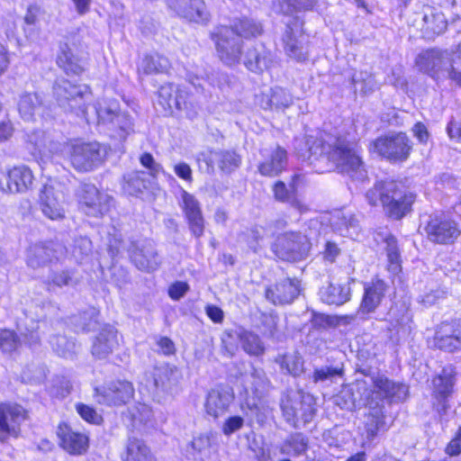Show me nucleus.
Instances as JSON below:
<instances>
[{"mask_svg":"<svg viewBox=\"0 0 461 461\" xmlns=\"http://www.w3.org/2000/svg\"><path fill=\"white\" fill-rule=\"evenodd\" d=\"M307 159L312 164L319 158L331 161L341 173L355 180L363 181L366 177L364 163L352 145L345 140L337 139L332 144L320 139H308Z\"/></svg>","mask_w":461,"mask_h":461,"instance_id":"obj_1","label":"nucleus"},{"mask_svg":"<svg viewBox=\"0 0 461 461\" xmlns=\"http://www.w3.org/2000/svg\"><path fill=\"white\" fill-rule=\"evenodd\" d=\"M418 69L437 83L445 80L459 81L461 78V42L455 49H428L416 58Z\"/></svg>","mask_w":461,"mask_h":461,"instance_id":"obj_2","label":"nucleus"},{"mask_svg":"<svg viewBox=\"0 0 461 461\" xmlns=\"http://www.w3.org/2000/svg\"><path fill=\"white\" fill-rule=\"evenodd\" d=\"M53 96L58 104L67 112L75 113L90 122L86 101L91 91L86 85H74L64 77L57 78L52 86Z\"/></svg>","mask_w":461,"mask_h":461,"instance_id":"obj_3","label":"nucleus"},{"mask_svg":"<svg viewBox=\"0 0 461 461\" xmlns=\"http://www.w3.org/2000/svg\"><path fill=\"white\" fill-rule=\"evenodd\" d=\"M312 249L307 235L301 231H286L277 236L272 245L275 255L285 261H301L305 259Z\"/></svg>","mask_w":461,"mask_h":461,"instance_id":"obj_4","label":"nucleus"},{"mask_svg":"<svg viewBox=\"0 0 461 461\" xmlns=\"http://www.w3.org/2000/svg\"><path fill=\"white\" fill-rule=\"evenodd\" d=\"M411 149V140L403 132L379 137L370 144V150L393 162L406 160Z\"/></svg>","mask_w":461,"mask_h":461,"instance_id":"obj_5","label":"nucleus"},{"mask_svg":"<svg viewBox=\"0 0 461 461\" xmlns=\"http://www.w3.org/2000/svg\"><path fill=\"white\" fill-rule=\"evenodd\" d=\"M65 185L56 180L49 179L40 193V208L43 215L52 221L65 218Z\"/></svg>","mask_w":461,"mask_h":461,"instance_id":"obj_6","label":"nucleus"},{"mask_svg":"<svg viewBox=\"0 0 461 461\" xmlns=\"http://www.w3.org/2000/svg\"><path fill=\"white\" fill-rule=\"evenodd\" d=\"M66 149L71 166L79 172L91 171L103 161V153L96 142H71Z\"/></svg>","mask_w":461,"mask_h":461,"instance_id":"obj_7","label":"nucleus"},{"mask_svg":"<svg viewBox=\"0 0 461 461\" xmlns=\"http://www.w3.org/2000/svg\"><path fill=\"white\" fill-rule=\"evenodd\" d=\"M384 192L386 194H383V207L387 215L393 220H401L411 211L414 195L407 193L402 185L394 181L387 182Z\"/></svg>","mask_w":461,"mask_h":461,"instance_id":"obj_8","label":"nucleus"},{"mask_svg":"<svg viewBox=\"0 0 461 461\" xmlns=\"http://www.w3.org/2000/svg\"><path fill=\"white\" fill-rule=\"evenodd\" d=\"M285 54L298 62L308 59L307 37L303 31V22L298 17L287 23L282 38Z\"/></svg>","mask_w":461,"mask_h":461,"instance_id":"obj_9","label":"nucleus"},{"mask_svg":"<svg viewBox=\"0 0 461 461\" xmlns=\"http://www.w3.org/2000/svg\"><path fill=\"white\" fill-rule=\"evenodd\" d=\"M126 249L131 262L141 271H155L161 264L155 243L151 240L143 239L130 241Z\"/></svg>","mask_w":461,"mask_h":461,"instance_id":"obj_10","label":"nucleus"},{"mask_svg":"<svg viewBox=\"0 0 461 461\" xmlns=\"http://www.w3.org/2000/svg\"><path fill=\"white\" fill-rule=\"evenodd\" d=\"M214 41L217 54L224 64L232 66L240 62L242 41L233 28L228 26L218 28Z\"/></svg>","mask_w":461,"mask_h":461,"instance_id":"obj_11","label":"nucleus"},{"mask_svg":"<svg viewBox=\"0 0 461 461\" xmlns=\"http://www.w3.org/2000/svg\"><path fill=\"white\" fill-rule=\"evenodd\" d=\"M180 373L175 366L161 365L145 373V385L153 393L172 392L178 384Z\"/></svg>","mask_w":461,"mask_h":461,"instance_id":"obj_12","label":"nucleus"},{"mask_svg":"<svg viewBox=\"0 0 461 461\" xmlns=\"http://www.w3.org/2000/svg\"><path fill=\"white\" fill-rule=\"evenodd\" d=\"M425 231L430 241L438 244H452L460 235L457 224L443 214L430 215Z\"/></svg>","mask_w":461,"mask_h":461,"instance_id":"obj_13","label":"nucleus"},{"mask_svg":"<svg viewBox=\"0 0 461 461\" xmlns=\"http://www.w3.org/2000/svg\"><path fill=\"white\" fill-rule=\"evenodd\" d=\"M79 209L88 216L98 217L107 211V196L92 184H81L76 193Z\"/></svg>","mask_w":461,"mask_h":461,"instance_id":"obj_14","label":"nucleus"},{"mask_svg":"<svg viewBox=\"0 0 461 461\" xmlns=\"http://www.w3.org/2000/svg\"><path fill=\"white\" fill-rule=\"evenodd\" d=\"M26 419L25 410L18 404H0V441L9 437L17 438L20 425Z\"/></svg>","mask_w":461,"mask_h":461,"instance_id":"obj_15","label":"nucleus"},{"mask_svg":"<svg viewBox=\"0 0 461 461\" xmlns=\"http://www.w3.org/2000/svg\"><path fill=\"white\" fill-rule=\"evenodd\" d=\"M177 86L173 84L162 86L158 92V104L162 108L165 115L173 114L175 110L185 112V115L193 119L196 116L197 111L192 102L180 101L176 96Z\"/></svg>","mask_w":461,"mask_h":461,"instance_id":"obj_16","label":"nucleus"},{"mask_svg":"<svg viewBox=\"0 0 461 461\" xmlns=\"http://www.w3.org/2000/svg\"><path fill=\"white\" fill-rule=\"evenodd\" d=\"M33 179L32 169L25 165H20L9 169L4 179L0 181V185L5 192L23 194L32 187Z\"/></svg>","mask_w":461,"mask_h":461,"instance_id":"obj_17","label":"nucleus"},{"mask_svg":"<svg viewBox=\"0 0 461 461\" xmlns=\"http://www.w3.org/2000/svg\"><path fill=\"white\" fill-rule=\"evenodd\" d=\"M456 374L455 368L452 366H448L444 367L441 373L432 380V396L440 408L439 411L446 412L449 407L447 402L453 393Z\"/></svg>","mask_w":461,"mask_h":461,"instance_id":"obj_18","label":"nucleus"},{"mask_svg":"<svg viewBox=\"0 0 461 461\" xmlns=\"http://www.w3.org/2000/svg\"><path fill=\"white\" fill-rule=\"evenodd\" d=\"M167 5L190 22L206 23L211 18L203 0H167Z\"/></svg>","mask_w":461,"mask_h":461,"instance_id":"obj_19","label":"nucleus"},{"mask_svg":"<svg viewBox=\"0 0 461 461\" xmlns=\"http://www.w3.org/2000/svg\"><path fill=\"white\" fill-rule=\"evenodd\" d=\"M301 293V281L297 278H284L273 287L266 290V298L275 305L292 303Z\"/></svg>","mask_w":461,"mask_h":461,"instance_id":"obj_20","label":"nucleus"},{"mask_svg":"<svg viewBox=\"0 0 461 461\" xmlns=\"http://www.w3.org/2000/svg\"><path fill=\"white\" fill-rule=\"evenodd\" d=\"M434 345L447 352L461 349V321L441 323L435 332Z\"/></svg>","mask_w":461,"mask_h":461,"instance_id":"obj_21","label":"nucleus"},{"mask_svg":"<svg viewBox=\"0 0 461 461\" xmlns=\"http://www.w3.org/2000/svg\"><path fill=\"white\" fill-rule=\"evenodd\" d=\"M217 433L212 430L201 433L186 445L185 453L194 461H206L215 451Z\"/></svg>","mask_w":461,"mask_h":461,"instance_id":"obj_22","label":"nucleus"},{"mask_svg":"<svg viewBox=\"0 0 461 461\" xmlns=\"http://www.w3.org/2000/svg\"><path fill=\"white\" fill-rule=\"evenodd\" d=\"M60 447L70 455H83L88 448V437L74 430L66 423L59 424L57 429Z\"/></svg>","mask_w":461,"mask_h":461,"instance_id":"obj_23","label":"nucleus"},{"mask_svg":"<svg viewBox=\"0 0 461 461\" xmlns=\"http://www.w3.org/2000/svg\"><path fill=\"white\" fill-rule=\"evenodd\" d=\"M233 399L234 394L231 388L222 385L216 386L208 393L205 402L206 412L217 418L228 410Z\"/></svg>","mask_w":461,"mask_h":461,"instance_id":"obj_24","label":"nucleus"},{"mask_svg":"<svg viewBox=\"0 0 461 461\" xmlns=\"http://www.w3.org/2000/svg\"><path fill=\"white\" fill-rule=\"evenodd\" d=\"M57 246L51 242L35 243L27 250L26 262L29 267L37 269L59 259Z\"/></svg>","mask_w":461,"mask_h":461,"instance_id":"obj_25","label":"nucleus"},{"mask_svg":"<svg viewBox=\"0 0 461 461\" xmlns=\"http://www.w3.org/2000/svg\"><path fill=\"white\" fill-rule=\"evenodd\" d=\"M272 62V53L263 44L248 48L243 59L245 67L254 73H261L268 69Z\"/></svg>","mask_w":461,"mask_h":461,"instance_id":"obj_26","label":"nucleus"},{"mask_svg":"<svg viewBox=\"0 0 461 461\" xmlns=\"http://www.w3.org/2000/svg\"><path fill=\"white\" fill-rule=\"evenodd\" d=\"M387 290V285L381 279L372 280L365 285V293L358 313H371L380 305Z\"/></svg>","mask_w":461,"mask_h":461,"instance_id":"obj_27","label":"nucleus"},{"mask_svg":"<svg viewBox=\"0 0 461 461\" xmlns=\"http://www.w3.org/2000/svg\"><path fill=\"white\" fill-rule=\"evenodd\" d=\"M28 141L34 147L36 152L45 157L49 154H61L67 157L66 147L70 144L54 140L41 131H36L30 134Z\"/></svg>","mask_w":461,"mask_h":461,"instance_id":"obj_28","label":"nucleus"},{"mask_svg":"<svg viewBox=\"0 0 461 461\" xmlns=\"http://www.w3.org/2000/svg\"><path fill=\"white\" fill-rule=\"evenodd\" d=\"M184 211L188 221L192 233L199 238L203 234L204 221L202 215L198 201L194 195L184 191L183 194Z\"/></svg>","mask_w":461,"mask_h":461,"instance_id":"obj_29","label":"nucleus"},{"mask_svg":"<svg viewBox=\"0 0 461 461\" xmlns=\"http://www.w3.org/2000/svg\"><path fill=\"white\" fill-rule=\"evenodd\" d=\"M422 23L420 30L424 37L429 40L443 33L447 26L444 14L429 6L424 9Z\"/></svg>","mask_w":461,"mask_h":461,"instance_id":"obj_30","label":"nucleus"},{"mask_svg":"<svg viewBox=\"0 0 461 461\" xmlns=\"http://www.w3.org/2000/svg\"><path fill=\"white\" fill-rule=\"evenodd\" d=\"M374 388L390 402H402L408 395V387L405 384L395 383L384 376H378L374 380Z\"/></svg>","mask_w":461,"mask_h":461,"instance_id":"obj_31","label":"nucleus"},{"mask_svg":"<svg viewBox=\"0 0 461 461\" xmlns=\"http://www.w3.org/2000/svg\"><path fill=\"white\" fill-rule=\"evenodd\" d=\"M45 110V104L40 94L24 93L20 96L18 111L24 121H32L35 115H43Z\"/></svg>","mask_w":461,"mask_h":461,"instance_id":"obj_32","label":"nucleus"},{"mask_svg":"<svg viewBox=\"0 0 461 461\" xmlns=\"http://www.w3.org/2000/svg\"><path fill=\"white\" fill-rule=\"evenodd\" d=\"M240 156L235 151L230 150L211 151L207 158V164L209 166H217L225 173H230L237 169L240 167Z\"/></svg>","mask_w":461,"mask_h":461,"instance_id":"obj_33","label":"nucleus"},{"mask_svg":"<svg viewBox=\"0 0 461 461\" xmlns=\"http://www.w3.org/2000/svg\"><path fill=\"white\" fill-rule=\"evenodd\" d=\"M287 165V152L281 147H276L270 157L258 166V171L265 176H276L282 173Z\"/></svg>","mask_w":461,"mask_h":461,"instance_id":"obj_34","label":"nucleus"},{"mask_svg":"<svg viewBox=\"0 0 461 461\" xmlns=\"http://www.w3.org/2000/svg\"><path fill=\"white\" fill-rule=\"evenodd\" d=\"M151 417V410L146 404L138 402L127 408L122 412V421L131 429H139L145 424Z\"/></svg>","mask_w":461,"mask_h":461,"instance_id":"obj_35","label":"nucleus"},{"mask_svg":"<svg viewBox=\"0 0 461 461\" xmlns=\"http://www.w3.org/2000/svg\"><path fill=\"white\" fill-rule=\"evenodd\" d=\"M321 300L328 304L341 305L350 299L348 285L330 283L320 290Z\"/></svg>","mask_w":461,"mask_h":461,"instance_id":"obj_36","label":"nucleus"},{"mask_svg":"<svg viewBox=\"0 0 461 461\" xmlns=\"http://www.w3.org/2000/svg\"><path fill=\"white\" fill-rule=\"evenodd\" d=\"M362 390L366 391V388L365 384L360 382H357L353 386L343 389L337 396V404L340 405L342 409L349 411L360 408L363 403V399L360 397Z\"/></svg>","mask_w":461,"mask_h":461,"instance_id":"obj_37","label":"nucleus"},{"mask_svg":"<svg viewBox=\"0 0 461 461\" xmlns=\"http://www.w3.org/2000/svg\"><path fill=\"white\" fill-rule=\"evenodd\" d=\"M234 332L246 353L254 357L264 355L266 348L258 335L246 330H235Z\"/></svg>","mask_w":461,"mask_h":461,"instance_id":"obj_38","label":"nucleus"},{"mask_svg":"<svg viewBox=\"0 0 461 461\" xmlns=\"http://www.w3.org/2000/svg\"><path fill=\"white\" fill-rule=\"evenodd\" d=\"M146 176L144 171L131 172L124 176L123 191L130 195H141L144 191L148 190L150 184Z\"/></svg>","mask_w":461,"mask_h":461,"instance_id":"obj_39","label":"nucleus"},{"mask_svg":"<svg viewBox=\"0 0 461 461\" xmlns=\"http://www.w3.org/2000/svg\"><path fill=\"white\" fill-rule=\"evenodd\" d=\"M308 438L301 432L290 434L280 447L283 455L298 456L304 454L308 448Z\"/></svg>","mask_w":461,"mask_h":461,"instance_id":"obj_40","label":"nucleus"},{"mask_svg":"<svg viewBox=\"0 0 461 461\" xmlns=\"http://www.w3.org/2000/svg\"><path fill=\"white\" fill-rule=\"evenodd\" d=\"M123 461H153V456L143 440L133 437L128 440Z\"/></svg>","mask_w":461,"mask_h":461,"instance_id":"obj_41","label":"nucleus"},{"mask_svg":"<svg viewBox=\"0 0 461 461\" xmlns=\"http://www.w3.org/2000/svg\"><path fill=\"white\" fill-rule=\"evenodd\" d=\"M57 64L68 75H79L84 70L83 66L78 62L67 44L60 46V53L58 55Z\"/></svg>","mask_w":461,"mask_h":461,"instance_id":"obj_42","label":"nucleus"},{"mask_svg":"<svg viewBox=\"0 0 461 461\" xmlns=\"http://www.w3.org/2000/svg\"><path fill=\"white\" fill-rule=\"evenodd\" d=\"M229 28H233L240 39L257 37L263 32L262 24L252 18L242 17L234 21Z\"/></svg>","mask_w":461,"mask_h":461,"instance_id":"obj_43","label":"nucleus"},{"mask_svg":"<svg viewBox=\"0 0 461 461\" xmlns=\"http://www.w3.org/2000/svg\"><path fill=\"white\" fill-rule=\"evenodd\" d=\"M300 404H302V397L300 395H287L282 400L280 404L285 420L294 428L299 427Z\"/></svg>","mask_w":461,"mask_h":461,"instance_id":"obj_44","label":"nucleus"},{"mask_svg":"<svg viewBox=\"0 0 461 461\" xmlns=\"http://www.w3.org/2000/svg\"><path fill=\"white\" fill-rule=\"evenodd\" d=\"M170 68V62L167 58L159 55H148L141 62L140 69L143 73L149 75L153 73H166Z\"/></svg>","mask_w":461,"mask_h":461,"instance_id":"obj_45","label":"nucleus"},{"mask_svg":"<svg viewBox=\"0 0 461 461\" xmlns=\"http://www.w3.org/2000/svg\"><path fill=\"white\" fill-rule=\"evenodd\" d=\"M276 362L288 374L298 376L303 371V359L298 353L278 356Z\"/></svg>","mask_w":461,"mask_h":461,"instance_id":"obj_46","label":"nucleus"},{"mask_svg":"<svg viewBox=\"0 0 461 461\" xmlns=\"http://www.w3.org/2000/svg\"><path fill=\"white\" fill-rule=\"evenodd\" d=\"M96 315L97 311L92 308L81 316L73 317L71 322L75 326L77 331H94L100 326V322Z\"/></svg>","mask_w":461,"mask_h":461,"instance_id":"obj_47","label":"nucleus"},{"mask_svg":"<svg viewBox=\"0 0 461 461\" xmlns=\"http://www.w3.org/2000/svg\"><path fill=\"white\" fill-rule=\"evenodd\" d=\"M114 335L112 330L104 329L102 332L96 337L93 347L92 354L98 358H104L112 353V344L110 339H113Z\"/></svg>","mask_w":461,"mask_h":461,"instance_id":"obj_48","label":"nucleus"},{"mask_svg":"<svg viewBox=\"0 0 461 461\" xmlns=\"http://www.w3.org/2000/svg\"><path fill=\"white\" fill-rule=\"evenodd\" d=\"M293 104V97L285 89L276 86L271 89L270 96L267 100V105L273 109H285Z\"/></svg>","mask_w":461,"mask_h":461,"instance_id":"obj_49","label":"nucleus"},{"mask_svg":"<svg viewBox=\"0 0 461 461\" xmlns=\"http://www.w3.org/2000/svg\"><path fill=\"white\" fill-rule=\"evenodd\" d=\"M53 350L60 357H70L76 352V343L64 335H56L50 339Z\"/></svg>","mask_w":461,"mask_h":461,"instance_id":"obj_50","label":"nucleus"},{"mask_svg":"<svg viewBox=\"0 0 461 461\" xmlns=\"http://www.w3.org/2000/svg\"><path fill=\"white\" fill-rule=\"evenodd\" d=\"M317 0H280V11L285 14L312 9Z\"/></svg>","mask_w":461,"mask_h":461,"instance_id":"obj_51","label":"nucleus"},{"mask_svg":"<svg viewBox=\"0 0 461 461\" xmlns=\"http://www.w3.org/2000/svg\"><path fill=\"white\" fill-rule=\"evenodd\" d=\"M344 370L339 366H321L316 368L312 374V381L314 383L324 382L327 380L332 381L335 377H341Z\"/></svg>","mask_w":461,"mask_h":461,"instance_id":"obj_52","label":"nucleus"},{"mask_svg":"<svg viewBox=\"0 0 461 461\" xmlns=\"http://www.w3.org/2000/svg\"><path fill=\"white\" fill-rule=\"evenodd\" d=\"M262 238L263 236L261 230L257 226L242 231L239 235L240 241L246 243L248 247L255 253H257L259 249V241L262 240Z\"/></svg>","mask_w":461,"mask_h":461,"instance_id":"obj_53","label":"nucleus"},{"mask_svg":"<svg viewBox=\"0 0 461 461\" xmlns=\"http://www.w3.org/2000/svg\"><path fill=\"white\" fill-rule=\"evenodd\" d=\"M384 426V413H370L368 412L366 421V429L367 437L374 438L378 431Z\"/></svg>","mask_w":461,"mask_h":461,"instance_id":"obj_54","label":"nucleus"},{"mask_svg":"<svg viewBox=\"0 0 461 461\" xmlns=\"http://www.w3.org/2000/svg\"><path fill=\"white\" fill-rule=\"evenodd\" d=\"M20 340L14 330H3L0 332V347L5 353L14 352L19 346Z\"/></svg>","mask_w":461,"mask_h":461,"instance_id":"obj_55","label":"nucleus"},{"mask_svg":"<svg viewBox=\"0 0 461 461\" xmlns=\"http://www.w3.org/2000/svg\"><path fill=\"white\" fill-rule=\"evenodd\" d=\"M384 398L377 389H374L368 393L367 398L363 400L362 405L368 408L370 413H384Z\"/></svg>","mask_w":461,"mask_h":461,"instance_id":"obj_56","label":"nucleus"},{"mask_svg":"<svg viewBox=\"0 0 461 461\" xmlns=\"http://www.w3.org/2000/svg\"><path fill=\"white\" fill-rule=\"evenodd\" d=\"M389 315L398 325H406L411 320V314L404 303H395L389 312Z\"/></svg>","mask_w":461,"mask_h":461,"instance_id":"obj_57","label":"nucleus"},{"mask_svg":"<svg viewBox=\"0 0 461 461\" xmlns=\"http://www.w3.org/2000/svg\"><path fill=\"white\" fill-rule=\"evenodd\" d=\"M385 242L388 260L392 269L396 271L400 267V253L397 247V240L393 236L390 235L385 239Z\"/></svg>","mask_w":461,"mask_h":461,"instance_id":"obj_58","label":"nucleus"},{"mask_svg":"<svg viewBox=\"0 0 461 461\" xmlns=\"http://www.w3.org/2000/svg\"><path fill=\"white\" fill-rule=\"evenodd\" d=\"M76 410L80 417L88 423L98 425L103 421L102 416L89 405L77 403L76 404Z\"/></svg>","mask_w":461,"mask_h":461,"instance_id":"obj_59","label":"nucleus"},{"mask_svg":"<svg viewBox=\"0 0 461 461\" xmlns=\"http://www.w3.org/2000/svg\"><path fill=\"white\" fill-rule=\"evenodd\" d=\"M117 124H119V130L122 133L120 137L125 140L127 135L134 132L133 129V118L130 112L117 113Z\"/></svg>","mask_w":461,"mask_h":461,"instance_id":"obj_60","label":"nucleus"},{"mask_svg":"<svg viewBox=\"0 0 461 461\" xmlns=\"http://www.w3.org/2000/svg\"><path fill=\"white\" fill-rule=\"evenodd\" d=\"M134 395V388L129 381H117V405L128 403Z\"/></svg>","mask_w":461,"mask_h":461,"instance_id":"obj_61","label":"nucleus"},{"mask_svg":"<svg viewBox=\"0 0 461 461\" xmlns=\"http://www.w3.org/2000/svg\"><path fill=\"white\" fill-rule=\"evenodd\" d=\"M388 181L376 183L373 188L369 189L366 194V198L369 204L377 205L379 203L383 205V194H386L385 185Z\"/></svg>","mask_w":461,"mask_h":461,"instance_id":"obj_62","label":"nucleus"},{"mask_svg":"<svg viewBox=\"0 0 461 461\" xmlns=\"http://www.w3.org/2000/svg\"><path fill=\"white\" fill-rule=\"evenodd\" d=\"M94 397L99 404L112 406L115 401V390L112 387H96Z\"/></svg>","mask_w":461,"mask_h":461,"instance_id":"obj_63","label":"nucleus"},{"mask_svg":"<svg viewBox=\"0 0 461 461\" xmlns=\"http://www.w3.org/2000/svg\"><path fill=\"white\" fill-rule=\"evenodd\" d=\"M334 225L338 228L342 235H349L350 229L356 230L358 227L357 220L353 215H342L341 218L337 219V221L334 222Z\"/></svg>","mask_w":461,"mask_h":461,"instance_id":"obj_64","label":"nucleus"}]
</instances>
